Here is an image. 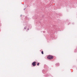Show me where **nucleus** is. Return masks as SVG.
Masks as SVG:
<instances>
[{
    "label": "nucleus",
    "mask_w": 77,
    "mask_h": 77,
    "mask_svg": "<svg viewBox=\"0 0 77 77\" xmlns=\"http://www.w3.org/2000/svg\"><path fill=\"white\" fill-rule=\"evenodd\" d=\"M53 56L51 55H48L47 57V58L48 59H49L50 60H51V59H53Z\"/></svg>",
    "instance_id": "f257e3e1"
},
{
    "label": "nucleus",
    "mask_w": 77,
    "mask_h": 77,
    "mask_svg": "<svg viewBox=\"0 0 77 77\" xmlns=\"http://www.w3.org/2000/svg\"><path fill=\"white\" fill-rule=\"evenodd\" d=\"M36 62H33L32 63V66H36Z\"/></svg>",
    "instance_id": "f03ea898"
},
{
    "label": "nucleus",
    "mask_w": 77,
    "mask_h": 77,
    "mask_svg": "<svg viewBox=\"0 0 77 77\" xmlns=\"http://www.w3.org/2000/svg\"><path fill=\"white\" fill-rule=\"evenodd\" d=\"M42 54H44V52L43 51H42Z\"/></svg>",
    "instance_id": "7ed1b4c3"
},
{
    "label": "nucleus",
    "mask_w": 77,
    "mask_h": 77,
    "mask_svg": "<svg viewBox=\"0 0 77 77\" xmlns=\"http://www.w3.org/2000/svg\"><path fill=\"white\" fill-rule=\"evenodd\" d=\"M39 63H38V64H37V66H39Z\"/></svg>",
    "instance_id": "20e7f679"
}]
</instances>
